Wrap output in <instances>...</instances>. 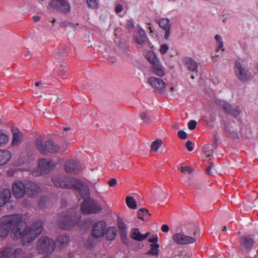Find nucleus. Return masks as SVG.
Segmentation results:
<instances>
[{
	"instance_id": "obj_1",
	"label": "nucleus",
	"mask_w": 258,
	"mask_h": 258,
	"mask_svg": "<svg viewBox=\"0 0 258 258\" xmlns=\"http://www.w3.org/2000/svg\"><path fill=\"white\" fill-rule=\"evenodd\" d=\"M43 229L41 221L34 222L28 228H27L26 223L23 221L19 224V227L11 232V235L14 239H20L23 245H28L42 232Z\"/></svg>"
},
{
	"instance_id": "obj_2",
	"label": "nucleus",
	"mask_w": 258,
	"mask_h": 258,
	"mask_svg": "<svg viewBox=\"0 0 258 258\" xmlns=\"http://www.w3.org/2000/svg\"><path fill=\"white\" fill-rule=\"evenodd\" d=\"M51 181L55 186L62 188H73L82 196L89 194V189L87 185L82 180L66 175H54Z\"/></svg>"
},
{
	"instance_id": "obj_3",
	"label": "nucleus",
	"mask_w": 258,
	"mask_h": 258,
	"mask_svg": "<svg viewBox=\"0 0 258 258\" xmlns=\"http://www.w3.org/2000/svg\"><path fill=\"white\" fill-rule=\"evenodd\" d=\"M22 215L14 214L3 217L0 219V236L5 237L12 228L11 232L19 227V224L22 223Z\"/></svg>"
},
{
	"instance_id": "obj_4",
	"label": "nucleus",
	"mask_w": 258,
	"mask_h": 258,
	"mask_svg": "<svg viewBox=\"0 0 258 258\" xmlns=\"http://www.w3.org/2000/svg\"><path fill=\"white\" fill-rule=\"evenodd\" d=\"M80 220V215L75 212L74 209H71L59 216L56 225L62 229H70L78 224Z\"/></svg>"
},
{
	"instance_id": "obj_5",
	"label": "nucleus",
	"mask_w": 258,
	"mask_h": 258,
	"mask_svg": "<svg viewBox=\"0 0 258 258\" xmlns=\"http://www.w3.org/2000/svg\"><path fill=\"white\" fill-rule=\"evenodd\" d=\"M36 144L37 150L42 154H54L60 151L63 152L66 150V149H62L50 139L47 140L44 145L41 139L37 138Z\"/></svg>"
},
{
	"instance_id": "obj_6",
	"label": "nucleus",
	"mask_w": 258,
	"mask_h": 258,
	"mask_svg": "<svg viewBox=\"0 0 258 258\" xmlns=\"http://www.w3.org/2000/svg\"><path fill=\"white\" fill-rule=\"evenodd\" d=\"M37 247L41 252L51 253L55 247L54 240L46 236H41L37 242Z\"/></svg>"
},
{
	"instance_id": "obj_7",
	"label": "nucleus",
	"mask_w": 258,
	"mask_h": 258,
	"mask_svg": "<svg viewBox=\"0 0 258 258\" xmlns=\"http://www.w3.org/2000/svg\"><path fill=\"white\" fill-rule=\"evenodd\" d=\"M81 210L84 214H95L101 211L99 205L95 201L89 199L84 200Z\"/></svg>"
},
{
	"instance_id": "obj_8",
	"label": "nucleus",
	"mask_w": 258,
	"mask_h": 258,
	"mask_svg": "<svg viewBox=\"0 0 258 258\" xmlns=\"http://www.w3.org/2000/svg\"><path fill=\"white\" fill-rule=\"evenodd\" d=\"M55 166V163L49 159H41L38 161V172L41 175L51 172Z\"/></svg>"
},
{
	"instance_id": "obj_9",
	"label": "nucleus",
	"mask_w": 258,
	"mask_h": 258,
	"mask_svg": "<svg viewBox=\"0 0 258 258\" xmlns=\"http://www.w3.org/2000/svg\"><path fill=\"white\" fill-rule=\"evenodd\" d=\"M215 103L218 106L223 107L227 112L232 115L235 118H237L242 112L239 106H237L235 107H232L228 103L224 101L216 99Z\"/></svg>"
},
{
	"instance_id": "obj_10",
	"label": "nucleus",
	"mask_w": 258,
	"mask_h": 258,
	"mask_svg": "<svg viewBox=\"0 0 258 258\" xmlns=\"http://www.w3.org/2000/svg\"><path fill=\"white\" fill-rule=\"evenodd\" d=\"M106 228V223L103 221L95 222L92 226L91 235L96 238L103 237Z\"/></svg>"
},
{
	"instance_id": "obj_11",
	"label": "nucleus",
	"mask_w": 258,
	"mask_h": 258,
	"mask_svg": "<svg viewBox=\"0 0 258 258\" xmlns=\"http://www.w3.org/2000/svg\"><path fill=\"white\" fill-rule=\"evenodd\" d=\"M172 239L175 243L180 245L191 244L196 241V237L186 235L183 232L174 234Z\"/></svg>"
},
{
	"instance_id": "obj_12",
	"label": "nucleus",
	"mask_w": 258,
	"mask_h": 258,
	"mask_svg": "<svg viewBox=\"0 0 258 258\" xmlns=\"http://www.w3.org/2000/svg\"><path fill=\"white\" fill-rule=\"evenodd\" d=\"M52 7L64 13L70 11L71 7L67 0H52L50 3Z\"/></svg>"
},
{
	"instance_id": "obj_13",
	"label": "nucleus",
	"mask_w": 258,
	"mask_h": 258,
	"mask_svg": "<svg viewBox=\"0 0 258 258\" xmlns=\"http://www.w3.org/2000/svg\"><path fill=\"white\" fill-rule=\"evenodd\" d=\"M150 85L160 93H164L166 88V83L162 79L155 77H151L148 80Z\"/></svg>"
},
{
	"instance_id": "obj_14",
	"label": "nucleus",
	"mask_w": 258,
	"mask_h": 258,
	"mask_svg": "<svg viewBox=\"0 0 258 258\" xmlns=\"http://www.w3.org/2000/svg\"><path fill=\"white\" fill-rule=\"evenodd\" d=\"M26 193L31 197H36L41 191L40 187L36 183L32 181H27L25 183Z\"/></svg>"
},
{
	"instance_id": "obj_15",
	"label": "nucleus",
	"mask_w": 258,
	"mask_h": 258,
	"mask_svg": "<svg viewBox=\"0 0 258 258\" xmlns=\"http://www.w3.org/2000/svg\"><path fill=\"white\" fill-rule=\"evenodd\" d=\"M134 39L139 45V47H142L148 42L145 31L142 28H139L137 33L134 34Z\"/></svg>"
},
{
	"instance_id": "obj_16",
	"label": "nucleus",
	"mask_w": 258,
	"mask_h": 258,
	"mask_svg": "<svg viewBox=\"0 0 258 258\" xmlns=\"http://www.w3.org/2000/svg\"><path fill=\"white\" fill-rule=\"evenodd\" d=\"M235 73L237 78L241 81L244 82L248 78V71L243 67L239 62H235Z\"/></svg>"
},
{
	"instance_id": "obj_17",
	"label": "nucleus",
	"mask_w": 258,
	"mask_h": 258,
	"mask_svg": "<svg viewBox=\"0 0 258 258\" xmlns=\"http://www.w3.org/2000/svg\"><path fill=\"white\" fill-rule=\"evenodd\" d=\"M81 164L75 160H69L65 164V170L69 173H77L81 169Z\"/></svg>"
},
{
	"instance_id": "obj_18",
	"label": "nucleus",
	"mask_w": 258,
	"mask_h": 258,
	"mask_svg": "<svg viewBox=\"0 0 258 258\" xmlns=\"http://www.w3.org/2000/svg\"><path fill=\"white\" fill-rule=\"evenodd\" d=\"M12 190L16 198H22L26 193L25 184L20 181H16L13 185Z\"/></svg>"
},
{
	"instance_id": "obj_19",
	"label": "nucleus",
	"mask_w": 258,
	"mask_h": 258,
	"mask_svg": "<svg viewBox=\"0 0 258 258\" xmlns=\"http://www.w3.org/2000/svg\"><path fill=\"white\" fill-rule=\"evenodd\" d=\"M157 22L158 23L160 27L165 32L164 39L168 40L170 35L171 30V24L169 20L167 18H162L157 21Z\"/></svg>"
},
{
	"instance_id": "obj_20",
	"label": "nucleus",
	"mask_w": 258,
	"mask_h": 258,
	"mask_svg": "<svg viewBox=\"0 0 258 258\" xmlns=\"http://www.w3.org/2000/svg\"><path fill=\"white\" fill-rule=\"evenodd\" d=\"M185 234H190V233H193L194 237H196V240L199 236L200 233V228L196 226L195 225L191 223L187 224L184 225Z\"/></svg>"
},
{
	"instance_id": "obj_21",
	"label": "nucleus",
	"mask_w": 258,
	"mask_h": 258,
	"mask_svg": "<svg viewBox=\"0 0 258 258\" xmlns=\"http://www.w3.org/2000/svg\"><path fill=\"white\" fill-rule=\"evenodd\" d=\"M240 243L244 249H250L253 244V238L249 236H242L240 239Z\"/></svg>"
},
{
	"instance_id": "obj_22",
	"label": "nucleus",
	"mask_w": 258,
	"mask_h": 258,
	"mask_svg": "<svg viewBox=\"0 0 258 258\" xmlns=\"http://www.w3.org/2000/svg\"><path fill=\"white\" fill-rule=\"evenodd\" d=\"M11 197V193L9 189H5L0 192V207L7 203Z\"/></svg>"
},
{
	"instance_id": "obj_23",
	"label": "nucleus",
	"mask_w": 258,
	"mask_h": 258,
	"mask_svg": "<svg viewBox=\"0 0 258 258\" xmlns=\"http://www.w3.org/2000/svg\"><path fill=\"white\" fill-rule=\"evenodd\" d=\"M23 141V134L20 131H13V137L12 142V146L17 147L19 146Z\"/></svg>"
},
{
	"instance_id": "obj_24",
	"label": "nucleus",
	"mask_w": 258,
	"mask_h": 258,
	"mask_svg": "<svg viewBox=\"0 0 258 258\" xmlns=\"http://www.w3.org/2000/svg\"><path fill=\"white\" fill-rule=\"evenodd\" d=\"M11 157V153L8 150H0V166L6 164Z\"/></svg>"
},
{
	"instance_id": "obj_25",
	"label": "nucleus",
	"mask_w": 258,
	"mask_h": 258,
	"mask_svg": "<svg viewBox=\"0 0 258 258\" xmlns=\"http://www.w3.org/2000/svg\"><path fill=\"white\" fill-rule=\"evenodd\" d=\"M184 64L187 70L194 72L196 71L198 67L197 63L196 61L190 58H186L184 59Z\"/></svg>"
},
{
	"instance_id": "obj_26",
	"label": "nucleus",
	"mask_w": 258,
	"mask_h": 258,
	"mask_svg": "<svg viewBox=\"0 0 258 258\" xmlns=\"http://www.w3.org/2000/svg\"><path fill=\"white\" fill-rule=\"evenodd\" d=\"M70 241V237L67 235H61L57 237L56 242L59 246L63 247Z\"/></svg>"
},
{
	"instance_id": "obj_27",
	"label": "nucleus",
	"mask_w": 258,
	"mask_h": 258,
	"mask_svg": "<svg viewBox=\"0 0 258 258\" xmlns=\"http://www.w3.org/2000/svg\"><path fill=\"white\" fill-rule=\"evenodd\" d=\"M151 214L149 211L145 208H142L138 211V218L143 220L147 221L150 216Z\"/></svg>"
},
{
	"instance_id": "obj_28",
	"label": "nucleus",
	"mask_w": 258,
	"mask_h": 258,
	"mask_svg": "<svg viewBox=\"0 0 258 258\" xmlns=\"http://www.w3.org/2000/svg\"><path fill=\"white\" fill-rule=\"evenodd\" d=\"M116 233V230L115 228L114 227H110L106 230L105 233L106 238L108 240H112L115 238Z\"/></svg>"
},
{
	"instance_id": "obj_29",
	"label": "nucleus",
	"mask_w": 258,
	"mask_h": 258,
	"mask_svg": "<svg viewBox=\"0 0 258 258\" xmlns=\"http://www.w3.org/2000/svg\"><path fill=\"white\" fill-rule=\"evenodd\" d=\"M153 72L159 77L164 75V70L159 62L153 66Z\"/></svg>"
},
{
	"instance_id": "obj_30",
	"label": "nucleus",
	"mask_w": 258,
	"mask_h": 258,
	"mask_svg": "<svg viewBox=\"0 0 258 258\" xmlns=\"http://www.w3.org/2000/svg\"><path fill=\"white\" fill-rule=\"evenodd\" d=\"M203 153L206 155V158H209L210 160L211 157L213 156V149L210 145H206L204 146L203 149Z\"/></svg>"
},
{
	"instance_id": "obj_31",
	"label": "nucleus",
	"mask_w": 258,
	"mask_h": 258,
	"mask_svg": "<svg viewBox=\"0 0 258 258\" xmlns=\"http://www.w3.org/2000/svg\"><path fill=\"white\" fill-rule=\"evenodd\" d=\"M146 58L148 61L153 64V66L159 62L157 57L152 51L147 53L146 54Z\"/></svg>"
},
{
	"instance_id": "obj_32",
	"label": "nucleus",
	"mask_w": 258,
	"mask_h": 258,
	"mask_svg": "<svg viewBox=\"0 0 258 258\" xmlns=\"http://www.w3.org/2000/svg\"><path fill=\"white\" fill-rule=\"evenodd\" d=\"M12 256V250L10 248L0 249V258H10Z\"/></svg>"
},
{
	"instance_id": "obj_33",
	"label": "nucleus",
	"mask_w": 258,
	"mask_h": 258,
	"mask_svg": "<svg viewBox=\"0 0 258 258\" xmlns=\"http://www.w3.org/2000/svg\"><path fill=\"white\" fill-rule=\"evenodd\" d=\"M126 203L127 206L131 209H136L137 208L136 202L132 197H127L126 198Z\"/></svg>"
},
{
	"instance_id": "obj_34",
	"label": "nucleus",
	"mask_w": 258,
	"mask_h": 258,
	"mask_svg": "<svg viewBox=\"0 0 258 258\" xmlns=\"http://www.w3.org/2000/svg\"><path fill=\"white\" fill-rule=\"evenodd\" d=\"M142 235L143 234L141 233L139 229L135 228L133 229L131 236L134 239L137 241H142Z\"/></svg>"
},
{
	"instance_id": "obj_35",
	"label": "nucleus",
	"mask_w": 258,
	"mask_h": 258,
	"mask_svg": "<svg viewBox=\"0 0 258 258\" xmlns=\"http://www.w3.org/2000/svg\"><path fill=\"white\" fill-rule=\"evenodd\" d=\"M117 223L120 234H125V233H127V227L125 224L123 222L122 220L120 218L118 219Z\"/></svg>"
},
{
	"instance_id": "obj_36",
	"label": "nucleus",
	"mask_w": 258,
	"mask_h": 258,
	"mask_svg": "<svg viewBox=\"0 0 258 258\" xmlns=\"http://www.w3.org/2000/svg\"><path fill=\"white\" fill-rule=\"evenodd\" d=\"M150 246L151 249L150 251L147 252V254H152L154 255L157 256L159 253L158 248L159 247V244H151Z\"/></svg>"
},
{
	"instance_id": "obj_37",
	"label": "nucleus",
	"mask_w": 258,
	"mask_h": 258,
	"mask_svg": "<svg viewBox=\"0 0 258 258\" xmlns=\"http://www.w3.org/2000/svg\"><path fill=\"white\" fill-rule=\"evenodd\" d=\"M162 144V142L160 139H157L152 143L151 149L153 151L156 152Z\"/></svg>"
},
{
	"instance_id": "obj_38",
	"label": "nucleus",
	"mask_w": 258,
	"mask_h": 258,
	"mask_svg": "<svg viewBox=\"0 0 258 258\" xmlns=\"http://www.w3.org/2000/svg\"><path fill=\"white\" fill-rule=\"evenodd\" d=\"M8 141V136L0 130V146L6 144Z\"/></svg>"
},
{
	"instance_id": "obj_39",
	"label": "nucleus",
	"mask_w": 258,
	"mask_h": 258,
	"mask_svg": "<svg viewBox=\"0 0 258 258\" xmlns=\"http://www.w3.org/2000/svg\"><path fill=\"white\" fill-rule=\"evenodd\" d=\"M169 49V46L165 44L161 45L159 51L162 54H165L168 50Z\"/></svg>"
},
{
	"instance_id": "obj_40",
	"label": "nucleus",
	"mask_w": 258,
	"mask_h": 258,
	"mask_svg": "<svg viewBox=\"0 0 258 258\" xmlns=\"http://www.w3.org/2000/svg\"><path fill=\"white\" fill-rule=\"evenodd\" d=\"M180 169L182 172H186L188 174H191L193 172V170L189 166H181Z\"/></svg>"
},
{
	"instance_id": "obj_41",
	"label": "nucleus",
	"mask_w": 258,
	"mask_h": 258,
	"mask_svg": "<svg viewBox=\"0 0 258 258\" xmlns=\"http://www.w3.org/2000/svg\"><path fill=\"white\" fill-rule=\"evenodd\" d=\"M140 116L142 119L145 120V122L146 123H149L150 118L148 116V115L146 112H141L140 114Z\"/></svg>"
},
{
	"instance_id": "obj_42",
	"label": "nucleus",
	"mask_w": 258,
	"mask_h": 258,
	"mask_svg": "<svg viewBox=\"0 0 258 258\" xmlns=\"http://www.w3.org/2000/svg\"><path fill=\"white\" fill-rule=\"evenodd\" d=\"M62 25L67 28H72L73 30H75L77 27V25H74L68 22H64L62 23Z\"/></svg>"
},
{
	"instance_id": "obj_43",
	"label": "nucleus",
	"mask_w": 258,
	"mask_h": 258,
	"mask_svg": "<svg viewBox=\"0 0 258 258\" xmlns=\"http://www.w3.org/2000/svg\"><path fill=\"white\" fill-rule=\"evenodd\" d=\"M197 125V122L194 120H190L188 123V128L191 130H194Z\"/></svg>"
},
{
	"instance_id": "obj_44",
	"label": "nucleus",
	"mask_w": 258,
	"mask_h": 258,
	"mask_svg": "<svg viewBox=\"0 0 258 258\" xmlns=\"http://www.w3.org/2000/svg\"><path fill=\"white\" fill-rule=\"evenodd\" d=\"M178 136L182 140H185L187 138L186 133L183 131H179L177 133Z\"/></svg>"
},
{
	"instance_id": "obj_45",
	"label": "nucleus",
	"mask_w": 258,
	"mask_h": 258,
	"mask_svg": "<svg viewBox=\"0 0 258 258\" xmlns=\"http://www.w3.org/2000/svg\"><path fill=\"white\" fill-rule=\"evenodd\" d=\"M98 0H87V4L90 7H95L98 4Z\"/></svg>"
},
{
	"instance_id": "obj_46",
	"label": "nucleus",
	"mask_w": 258,
	"mask_h": 258,
	"mask_svg": "<svg viewBox=\"0 0 258 258\" xmlns=\"http://www.w3.org/2000/svg\"><path fill=\"white\" fill-rule=\"evenodd\" d=\"M192 142H191L190 141H188L186 143L185 146H186L187 149L189 151H192L194 149V148L192 146Z\"/></svg>"
},
{
	"instance_id": "obj_47",
	"label": "nucleus",
	"mask_w": 258,
	"mask_h": 258,
	"mask_svg": "<svg viewBox=\"0 0 258 258\" xmlns=\"http://www.w3.org/2000/svg\"><path fill=\"white\" fill-rule=\"evenodd\" d=\"M148 240L150 242L153 243V244H157V243L158 242V236H155L150 237Z\"/></svg>"
},
{
	"instance_id": "obj_48",
	"label": "nucleus",
	"mask_w": 258,
	"mask_h": 258,
	"mask_svg": "<svg viewBox=\"0 0 258 258\" xmlns=\"http://www.w3.org/2000/svg\"><path fill=\"white\" fill-rule=\"evenodd\" d=\"M120 235L123 242L124 243H127L128 241V238L127 237V233H125V234H120Z\"/></svg>"
},
{
	"instance_id": "obj_49",
	"label": "nucleus",
	"mask_w": 258,
	"mask_h": 258,
	"mask_svg": "<svg viewBox=\"0 0 258 258\" xmlns=\"http://www.w3.org/2000/svg\"><path fill=\"white\" fill-rule=\"evenodd\" d=\"M117 183V181L115 178H112L109 182L108 184L110 186L112 187Z\"/></svg>"
},
{
	"instance_id": "obj_50",
	"label": "nucleus",
	"mask_w": 258,
	"mask_h": 258,
	"mask_svg": "<svg viewBox=\"0 0 258 258\" xmlns=\"http://www.w3.org/2000/svg\"><path fill=\"white\" fill-rule=\"evenodd\" d=\"M161 230L163 232H167L169 231V226L167 225L164 224L162 225Z\"/></svg>"
},
{
	"instance_id": "obj_51",
	"label": "nucleus",
	"mask_w": 258,
	"mask_h": 258,
	"mask_svg": "<svg viewBox=\"0 0 258 258\" xmlns=\"http://www.w3.org/2000/svg\"><path fill=\"white\" fill-rule=\"evenodd\" d=\"M215 39L217 43L223 42L222 38L221 36L219 35H216L215 36Z\"/></svg>"
},
{
	"instance_id": "obj_52",
	"label": "nucleus",
	"mask_w": 258,
	"mask_h": 258,
	"mask_svg": "<svg viewBox=\"0 0 258 258\" xmlns=\"http://www.w3.org/2000/svg\"><path fill=\"white\" fill-rule=\"evenodd\" d=\"M122 10V7L120 5H117L115 8V11L116 13H119Z\"/></svg>"
},
{
	"instance_id": "obj_53",
	"label": "nucleus",
	"mask_w": 258,
	"mask_h": 258,
	"mask_svg": "<svg viewBox=\"0 0 258 258\" xmlns=\"http://www.w3.org/2000/svg\"><path fill=\"white\" fill-rule=\"evenodd\" d=\"M127 25L128 28H133L134 27V23L131 20H128L127 22Z\"/></svg>"
},
{
	"instance_id": "obj_54",
	"label": "nucleus",
	"mask_w": 258,
	"mask_h": 258,
	"mask_svg": "<svg viewBox=\"0 0 258 258\" xmlns=\"http://www.w3.org/2000/svg\"><path fill=\"white\" fill-rule=\"evenodd\" d=\"M217 44V47L219 48V49H221L223 51L224 50V48H223V42H222L220 43H218Z\"/></svg>"
},
{
	"instance_id": "obj_55",
	"label": "nucleus",
	"mask_w": 258,
	"mask_h": 258,
	"mask_svg": "<svg viewBox=\"0 0 258 258\" xmlns=\"http://www.w3.org/2000/svg\"><path fill=\"white\" fill-rule=\"evenodd\" d=\"M150 235V233L149 232H147L145 234L142 235V240L147 238Z\"/></svg>"
},
{
	"instance_id": "obj_56",
	"label": "nucleus",
	"mask_w": 258,
	"mask_h": 258,
	"mask_svg": "<svg viewBox=\"0 0 258 258\" xmlns=\"http://www.w3.org/2000/svg\"><path fill=\"white\" fill-rule=\"evenodd\" d=\"M68 258H77V256L72 253H69Z\"/></svg>"
},
{
	"instance_id": "obj_57",
	"label": "nucleus",
	"mask_w": 258,
	"mask_h": 258,
	"mask_svg": "<svg viewBox=\"0 0 258 258\" xmlns=\"http://www.w3.org/2000/svg\"><path fill=\"white\" fill-rule=\"evenodd\" d=\"M22 250L21 249L18 248L14 250V252L15 255H17L21 253Z\"/></svg>"
},
{
	"instance_id": "obj_58",
	"label": "nucleus",
	"mask_w": 258,
	"mask_h": 258,
	"mask_svg": "<svg viewBox=\"0 0 258 258\" xmlns=\"http://www.w3.org/2000/svg\"><path fill=\"white\" fill-rule=\"evenodd\" d=\"M33 19L35 22H37L40 20V17L37 16H35L33 17Z\"/></svg>"
},
{
	"instance_id": "obj_59",
	"label": "nucleus",
	"mask_w": 258,
	"mask_h": 258,
	"mask_svg": "<svg viewBox=\"0 0 258 258\" xmlns=\"http://www.w3.org/2000/svg\"><path fill=\"white\" fill-rule=\"evenodd\" d=\"M66 52V50L64 48H60L59 49V54L61 55Z\"/></svg>"
},
{
	"instance_id": "obj_60",
	"label": "nucleus",
	"mask_w": 258,
	"mask_h": 258,
	"mask_svg": "<svg viewBox=\"0 0 258 258\" xmlns=\"http://www.w3.org/2000/svg\"><path fill=\"white\" fill-rule=\"evenodd\" d=\"M222 125L224 126V127L226 129L227 127V122L225 120H222Z\"/></svg>"
},
{
	"instance_id": "obj_61",
	"label": "nucleus",
	"mask_w": 258,
	"mask_h": 258,
	"mask_svg": "<svg viewBox=\"0 0 258 258\" xmlns=\"http://www.w3.org/2000/svg\"><path fill=\"white\" fill-rule=\"evenodd\" d=\"M211 169H212V168H211L209 167L207 169V173L208 174H210V175H212V172H211Z\"/></svg>"
},
{
	"instance_id": "obj_62",
	"label": "nucleus",
	"mask_w": 258,
	"mask_h": 258,
	"mask_svg": "<svg viewBox=\"0 0 258 258\" xmlns=\"http://www.w3.org/2000/svg\"><path fill=\"white\" fill-rule=\"evenodd\" d=\"M65 68V66H63V65H61L60 66V67L59 68L60 69V72H62L63 71V70H64V68Z\"/></svg>"
},
{
	"instance_id": "obj_63",
	"label": "nucleus",
	"mask_w": 258,
	"mask_h": 258,
	"mask_svg": "<svg viewBox=\"0 0 258 258\" xmlns=\"http://www.w3.org/2000/svg\"><path fill=\"white\" fill-rule=\"evenodd\" d=\"M184 258H190V254L189 253L186 254Z\"/></svg>"
},
{
	"instance_id": "obj_64",
	"label": "nucleus",
	"mask_w": 258,
	"mask_h": 258,
	"mask_svg": "<svg viewBox=\"0 0 258 258\" xmlns=\"http://www.w3.org/2000/svg\"><path fill=\"white\" fill-rule=\"evenodd\" d=\"M64 74H65V73L63 71L60 72L59 74V76H63V75H64Z\"/></svg>"
}]
</instances>
